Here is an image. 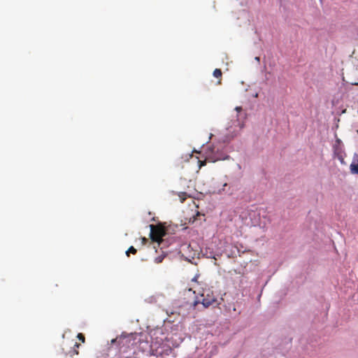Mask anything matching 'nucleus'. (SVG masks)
I'll return each mask as SVG.
<instances>
[{"instance_id": "nucleus-5", "label": "nucleus", "mask_w": 358, "mask_h": 358, "mask_svg": "<svg viewBox=\"0 0 358 358\" xmlns=\"http://www.w3.org/2000/svg\"><path fill=\"white\" fill-rule=\"evenodd\" d=\"M164 334L161 330H156L151 335L152 343H155L156 344H161V343L164 341Z\"/></svg>"}, {"instance_id": "nucleus-16", "label": "nucleus", "mask_w": 358, "mask_h": 358, "mask_svg": "<svg viewBox=\"0 0 358 358\" xmlns=\"http://www.w3.org/2000/svg\"><path fill=\"white\" fill-rule=\"evenodd\" d=\"M142 242H143V244H145L146 242H147L146 238H142Z\"/></svg>"}, {"instance_id": "nucleus-1", "label": "nucleus", "mask_w": 358, "mask_h": 358, "mask_svg": "<svg viewBox=\"0 0 358 358\" xmlns=\"http://www.w3.org/2000/svg\"><path fill=\"white\" fill-rule=\"evenodd\" d=\"M112 346L116 345L119 348V353L122 349V346H126L127 350L131 347L138 348V351H144L149 347V343L147 341L146 336L140 334H134L129 335H121L116 338L112 340Z\"/></svg>"}, {"instance_id": "nucleus-17", "label": "nucleus", "mask_w": 358, "mask_h": 358, "mask_svg": "<svg viewBox=\"0 0 358 358\" xmlns=\"http://www.w3.org/2000/svg\"><path fill=\"white\" fill-rule=\"evenodd\" d=\"M236 110L237 111H241V110H242V108H241V107H236Z\"/></svg>"}, {"instance_id": "nucleus-10", "label": "nucleus", "mask_w": 358, "mask_h": 358, "mask_svg": "<svg viewBox=\"0 0 358 358\" xmlns=\"http://www.w3.org/2000/svg\"><path fill=\"white\" fill-rule=\"evenodd\" d=\"M136 252H137L136 249L134 247L131 246L126 252V255L127 257H129L130 253L135 255V254H136Z\"/></svg>"}, {"instance_id": "nucleus-8", "label": "nucleus", "mask_w": 358, "mask_h": 358, "mask_svg": "<svg viewBox=\"0 0 358 358\" xmlns=\"http://www.w3.org/2000/svg\"><path fill=\"white\" fill-rule=\"evenodd\" d=\"M80 347V344L78 343H76L74 344V348L73 350H71L69 353L70 354V356L73 358V357L74 355H78V350L76 348H78Z\"/></svg>"}, {"instance_id": "nucleus-15", "label": "nucleus", "mask_w": 358, "mask_h": 358, "mask_svg": "<svg viewBox=\"0 0 358 358\" xmlns=\"http://www.w3.org/2000/svg\"><path fill=\"white\" fill-rule=\"evenodd\" d=\"M199 303H200V301H199V300H195V301H194L193 305H194V306H197Z\"/></svg>"}, {"instance_id": "nucleus-13", "label": "nucleus", "mask_w": 358, "mask_h": 358, "mask_svg": "<svg viewBox=\"0 0 358 358\" xmlns=\"http://www.w3.org/2000/svg\"><path fill=\"white\" fill-rule=\"evenodd\" d=\"M199 168H201L202 166H205L206 164V160L203 161H199Z\"/></svg>"}, {"instance_id": "nucleus-9", "label": "nucleus", "mask_w": 358, "mask_h": 358, "mask_svg": "<svg viewBox=\"0 0 358 358\" xmlns=\"http://www.w3.org/2000/svg\"><path fill=\"white\" fill-rule=\"evenodd\" d=\"M222 73L220 69H215L213 71V76L217 78H220L222 77Z\"/></svg>"}, {"instance_id": "nucleus-3", "label": "nucleus", "mask_w": 358, "mask_h": 358, "mask_svg": "<svg viewBox=\"0 0 358 358\" xmlns=\"http://www.w3.org/2000/svg\"><path fill=\"white\" fill-rule=\"evenodd\" d=\"M202 297L201 303L205 308H208L216 302V297L215 296L213 292L210 289H203L202 293H201Z\"/></svg>"}, {"instance_id": "nucleus-6", "label": "nucleus", "mask_w": 358, "mask_h": 358, "mask_svg": "<svg viewBox=\"0 0 358 358\" xmlns=\"http://www.w3.org/2000/svg\"><path fill=\"white\" fill-rule=\"evenodd\" d=\"M350 169L352 173L358 174V154L354 155Z\"/></svg>"}, {"instance_id": "nucleus-2", "label": "nucleus", "mask_w": 358, "mask_h": 358, "mask_svg": "<svg viewBox=\"0 0 358 358\" xmlns=\"http://www.w3.org/2000/svg\"><path fill=\"white\" fill-rule=\"evenodd\" d=\"M150 238L153 242L158 243L159 245L163 241V237L166 235L165 229L161 225L150 224Z\"/></svg>"}, {"instance_id": "nucleus-19", "label": "nucleus", "mask_w": 358, "mask_h": 358, "mask_svg": "<svg viewBox=\"0 0 358 358\" xmlns=\"http://www.w3.org/2000/svg\"><path fill=\"white\" fill-rule=\"evenodd\" d=\"M255 59H256V60H257V61H259V57H257L255 58Z\"/></svg>"}, {"instance_id": "nucleus-12", "label": "nucleus", "mask_w": 358, "mask_h": 358, "mask_svg": "<svg viewBox=\"0 0 358 358\" xmlns=\"http://www.w3.org/2000/svg\"><path fill=\"white\" fill-rule=\"evenodd\" d=\"M78 338L82 342V343H85V336L81 334V333H79L77 336Z\"/></svg>"}, {"instance_id": "nucleus-14", "label": "nucleus", "mask_w": 358, "mask_h": 358, "mask_svg": "<svg viewBox=\"0 0 358 358\" xmlns=\"http://www.w3.org/2000/svg\"><path fill=\"white\" fill-rule=\"evenodd\" d=\"M334 145H341V141L339 138H337Z\"/></svg>"}, {"instance_id": "nucleus-4", "label": "nucleus", "mask_w": 358, "mask_h": 358, "mask_svg": "<svg viewBox=\"0 0 358 358\" xmlns=\"http://www.w3.org/2000/svg\"><path fill=\"white\" fill-rule=\"evenodd\" d=\"M127 348L126 346H122V349L120 350V358H136L138 348L131 347L129 350H127Z\"/></svg>"}, {"instance_id": "nucleus-11", "label": "nucleus", "mask_w": 358, "mask_h": 358, "mask_svg": "<svg viewBox=\"0 0 358 358\" xmlns=\"http://www.w3.org/2000/svg\"><path fill=\"white\" fill-rule=\"evenodd\" d=\"M345 154H343V155H338V156H336V157L341 162V164H345Z\"/></svg>"}, {"instance_id": "nucleus-18", "label": "nucleus", "mask_w": 358, "mask_h": 358, "mask_svg": "<svg viewBox=\"0 0 358 358\" xmlns=\"http://www.w3.org/2000/svg\"><path fill=\"white\" fill-rule=\"evenodd\" d=\"M193 281H196V277H194L193 279H192Z\"/></svg>"}, {"instance_id": "nucleus-7", "label": "nucleus", "mask_w": 358, "mask_h": 358, "mask_svg": "<svg viewBox=\"0 0 358 358\" xmlns=\"http://www.w3.org/2000/svg\"><path fill=\"white\" fill-rule=\"evenodd\" d=\"M334 153L335 156L345 154L341 145H334Z\"/></svg>"}]
</instances>
